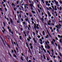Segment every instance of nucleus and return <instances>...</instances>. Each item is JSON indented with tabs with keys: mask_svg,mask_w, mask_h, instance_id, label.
Here are the masks:
<instances>
[{
	"mask_svg": "<svg viewBox=\"0 0 62 62\" xmlns=\"http://www.w3.org/2000/svg\"><path fill=\"white\" fill-rule=\"evenodd\" d=\"M30 6L31 7L30 9H31V10H33V8H35L34 7V6L33 5H32V4H30Z\"/></svg>",
	"mask_w": 62,
	"mask_h": 62,
	"instance_id": "f257e3e1",
	"label": "nucleus"
},
{
	"mask_svg": "<svg viewBox=\"0 0 62 62\" xmlns=\"http://www.w3.org/2000/svg\"><path fill=\"white\" fill-rule=\"evenodd\" d=\"M28 26L29 27H28V29L29 30H30V28L31 29V26L30 24L28 25Z\"/></svg>",
	"mask_w": 62,
	"mask_h": 62,
	"instance_id": "f03ea898",
	"label": "nucleus"
},
{
	"mask_svg": "<svg viewBox=\"0 0 62 62\" xmlns=\"http://www.w3.org/2000/svg\"><path fill=\"white\" fill-rule=\"evenodd\" d=\"M34 28L35 29V30H36L37 29L36 28L37 26L36 25V24L35 23H34Z\"/></svg>",
	"mask_w": 62,
	"mask_h": 62,
	"instance_id": "7ed1b4c3",
	"label": "nucleus"
},
{
	"mask_svg": "<svg viewBox=\"0 0 62 62\" xmlns=\"http://www.w3.org/2000/svg\"><path fill=\"white\" fill-rule=\"evenodd\" d=\"M54 1L55 3H56L57 6H58V2L57 1L56 2V0H54Z\"/></svg>",
	"mask_w": 62,
	"mask_h": 62,
	"instance_id": "20e7f679",
	"label": "nucleus"
},
{
	"mask_svg": "<svg viewBox=\"0 0 62 62\" xmlns=\"http://www.w3.org/2000/svg\"><path fill=\"white\" fill-rule=\"evenodd\" d=\"M19 20H20V18L19 17H18V20L17 21V23H19Z\"/></svg>",
	"mask_w": 62,
	"mask_h": 62,
	"instance_id": "39448f33",
	"label": "nucleus"
},
{
	"mask_svg": "<svg viewBox=\"0 0 62 62\" xmlns=\"http://www.w3.org/2000/svg\"><path fill=\"white\" fill-rule=\"evenodd\" d=\"M24 8H25V9H26V8L27 9H28V6H26V4H25L24 5Z\"/></svg>",
	"mask_w": 62,
	"mask_h": 62,
	"instance_id": "423d86ee",
	"label": "nucleus"
},
{
	"mask_svg": "<svg viewBox=\"0 0 62 62\" xmlns=\"http://www.w3.org/2000/svg\"><path fill=\"white\" fill-rule=\"evenodd\" d=\"M26 33H27V35H29V31H25Z\"/></svg>",
	"mask_w": 62,
	"mask_h": 62,
	"instance_id": "0eeeda50",
	"label": "nucleus"
},
{
	"mask_svg": "<svg viewBox=\"0 0 62 62\" xmlns=\"http://www.w3.org/2000/svg\"><path fill=\"white\" fill-rule=\"evenodd\" d=\"M52 22L53 23H55V19H53L52 20Z\"/></svg>",
	"mask_w": 62,
	"mask_h": 62,
	"instance_id": "6e6552de",
	"label": "nucleus"
},
{
	"mask_svg": "<svg viewBox=\"0 0 62 62\" xmlns=\"http://www.w3.org/2000/svg\"><path fill=\"white\" fill-rule=\"evenodd\" d=\"M10 22L11 23H13V21H12V19L11 18L10 19Z\"/></svg>",
	"mask_w": 62,
	"mask_h": 62,
	"instance_id": "1a4fd4ad",
	"label": "nucleus"
},
{
	"mask_svg": "<svg viewBox=\"0 0 62 62\" xmlns=\"http://www.w3.org/2000/svg\"><path fill=\"white\" fill-rule=\"evenodd\" d=\"M43 51H44V53H46V50L44 48H43Z\"/></svg>",
	"mask_w": 62,
	"mask_h": 62,
	"instance_id": "9d476101",
	"label": "nucleus"
},
{
	"mask_svg": "<svg viewBox=\"0 0 62 62\" xmlns=\"http://www.w3.org/2000/svg\"><path fill=\"white\" fill-rule=\"evenodd\" d=\"M47 46V48L48 49H50V46H49V45H47V46Z\"/></svg>",
	"mask_w": 62,
	"mask_h": 62,
	"instance_id": "9b49d317",
	"label": "nucleus"
},
{
	"mask_svg": "<svg viewBox=\"0 0 62 62\" xmlns=\"http://www.w3.org/2000/svg\"><path fill=\"white\" fill-rule=\"evenodd\" d=\"M26 46L27 47H28V48L29 47V45L28 44V43H27V42L26 43Z\"/></svg>",
	"mask_w": 62,
	"mask_h": 62,
	"instance_id": "f8f14e48",
	"label": "nucleus"
},
{
	"mask_svg": "<svg viewBox=\"0 0 62 62\" xmlns=\"http://www.w3.org/2000/svg\"><path fill=\"white\" fill-rule=\"evenodd\" d=\"M41 21H42V23H44V22H43V21H44V19H43V18L42 17L41 18Z\"/></svg>",
	"mask_w": 62,
	"mask_h": 62,
	"instance_id": "ddd939ff",
	"label": "nucleus"
},
{
	"mask_svg": "<svg viewBox=\"0 0 62 62\" xmlns=\"http://www.w3.org/2000/svg\"><path fill=\"white\" fill-rule=\"evenodd\" d=\"M26 18H25V21H26V22H27V21H28V17H27V16H26Z\"/></svg>",
	"mask_w": 62,
	"mask_h": 62,
	"instance_id": "4468645a",
	"label": "nucleus"
},
{
	"mask_svg": "<svg viewBox=\"0 0 62 62\" xmlns=\"http://www.w3.org/2000/svg\"><path fill=\"white\" fill-rule=\"evenodd\" d=\"M19 39H21V40H22V36H19Z\"/></svg>",
	"mask_w": 62,
	"mask_h": 62,
	"instance_id": "2eb2a0df",
	"label": "nucleus"
},
{
	"mask_svg": "<svg viewBox=\"0 0 62 62\" xmlns=\"http://www.w3.org/2000/svg\"><path fill=\"white\" fill-rule=\"evenodd\" d=\"M16 49L17 50V53H19V50H18V49L17 48V47H16Z\"/></svg>",
	"mask_w": 62,
	"mask_h": 62,
	"instance_id": "dca6fc26",
	"label": "nucleus"
},
{
	"mask_svg": "<svg viewBox=\"0 0 62 62\" xmlns=\"http://www.w3.org/2000/svg\"><path fill=\"white\" fill-rule=\"evenodd\" d=\"M20 58L23 61V57L22 56H21V57Z\"/></svg>",
	"mask_w": 62,
	"mask_h": 62,
	"instance_id": "f3484780",
	"label": "nucleus"
},
{
	"mask_svg": "<svg viewBox=\"0 0 62 62\" xmlns=\"http://www.w3.org/2000/svg\"><path fill=\"white\" fill-rule=\"evenodd\" d=\"M42 34L43 35H45V32H44V31H43L42 32Z\"/></svg>",
	"mask_w": 62,
	"mask_h": 62,
	"instance_id": "a211bd4d",
	"label": "nucleus"
},
{
	"mask_svg": "<svg viewBox=\"0 0 62 62\" xmlns=\"http://www.w3.org/2000/svg\"><path fill=\"white\" fill-rule=\"evenodd\" d=\"M51 43L52 44H53V45H54V42L53 41H51Z\"/></svg>",
	"mask_w": 62,
	"mask_h": 62,
	"instance_id": "6ab92c4d",
	"label": "nucleus"
},
{
	"mask_svg": "<svg viewBox=\"0 0 62 62\" xmlns=\"http://www.w3.org/2000/svg\"><path fill=\"white\" fill-rule=\"evenodd\" d=\"M28 49H29V50H28V52L29 53H30V51H31V50H30V49L29 48V47L28 48Z\"/></svg>",
	"mask_w": 62,
	"mask_h": 62,
	"instance_id": "aec40b11",
	"label": "nucleus"
},
{
	"mask_svg": "<svg viewBox=\"0 0 62 62\" xmlns=\"http://www.w3.org/2000/svg\"><path fill=\"white\" fill-rule=\"evenodd\" d=\"M31 12L32 13H33V14H35V12L33 11V10H32L31 11Z\"/></svg>",
	"mask_w": 62,
	"mask_h": 62,
	"instance_id": "412c9836",
	"label": "nucleus"
},
{
	"mask_svg": "<svg viewBox=\"0 0 62 62\" xmlns=\"http://www.w3.org/2000/svg\"><path fill=\"white\" fill-rule=\"evenodd\" d=\"M43 56L44 57V58L46 60V57H45V55L44 54L43 55Z\"/></svg>",
	"mask_w": 62,
	"mask_h": 62,
	"instance_id": "4be33fe9",
	"label": "nucleus"
},
{
	"mask_svg": "<svg viewBox=\"0 0 62 62\" xmlns=\"http://www.w3.org/2000/svg\"><path fill=\"white\" fill-rule=\"evenodd\" d=\"M3 23V24L4 26V27H5V25H6V23H5L4 22Z\"/></svg>",
	"mask_w": 62,
	"mask_h": 62,
	"instance_id": "5701e85b",
	"label": "nucleus"
},
{
	"mask_svg": "<svg viewBox=\"0 0 62 62\" xmlns=\"http://www.w3.org/2000/svg\"><path fill=\"white\" fill-rule=\"evenodd\" d=\"M0 37L1 39L2 40V42H3V41H4V40H3V38H2V37H1V36H0Z\"/></svg>",
	"mask_w": 62,
	"mask_h": 62,
	"instance_id": "b1692460",
	"label": "nucleus"
},
{
	"mask_svg": "<svg viewBox=\"0 0 62 62\" xmlns=\"http://www.w3.org/2000/svg\"><path fill=\"white\" fill-rule=\"evenodd\" d=\"M58 47H59V48H58L59 49V50H60V45H58Z\"/></svg>",
	"mask_w": 62,
	"mask_h": 62,
	"instance_id": "393cba45",
	"label": "nucleus"
},
{
	"mask_svg": "<svg viewBox=\"0 0 62 62\" xmlns=\"http://www.w3.org/2000/svg\"><path fill=\"white\" fill-rule=\"evenodd\" d=\"M37 6L38 8H39L40 7V6H39V4H38L37 5Z\"/></svg>",
	"mask_w": 62,
	"mask_h": 62,
	"instance_id": "a878e982",
	"label": "nucleus"
},
{
	"mask_svg": "<svg viewBox=\"0 0 62 62\" xmlns=\"http://www.w3.org/2000/svg\"><path fill=\"white\" fill-rule=\"evenodd\" d=\"M14 56L15 57H16V58H17V56L16 55H15V54H14Z\"/></svg>",
	"mask_w": 62,
	"mask_h": 62,
	"instance_id": "bb28decb",
	"label": "nucleus"
},
{
	"mask_svg": "<svg viewBox=\"0 0 62 62\" xmlns=\"http://www.w3.org/2000/svg\"><path fill=\"white\" fill-rule=\"evenodd\" d=\"M57 33H58L59 32V30L58 29H57Z\"/></svg>",
	"mask_w": 62,
	"mask_h": 62,
	"instance_id": "cd10ccee",
	"label": "nucleus"
},
{
	"mask_svg": "<svg viewBox=\"0 0 62 62\" xmlns=\"http://www.w3.org/2000/svg\"><path fill=\"white\" fill-rule=\"evenodd\" d=\"M59 41H60V42H61V44H62V41H61V39H60Z\"/></svg>",
	"mask_w": 62,
	"mask_h": 62,
	"instance_id": "c85d7f7f",
	"label": "nucleus"
},
{
	"mask_svg": "<svg viewBox=\"0 0 62 62\" xmlns=\"http://www.w3.org/2000/svg\"><path fill=\"white\" fill-rule=\"evenodd\" d=\"M7 45H8V47H9V48H10V46H9V45H8V44H7Z\"/></svg>",
	"mask_w": 62,
	"mask_h": 62,
	"instance_id": "c756f323",
	"label": "nucleus"
},
{
	"mask_svg": "<svg viewBox=\"0 0 62 62\" xmlns=\"http://www.w3.org/2000/svg\"><path fill=\"white\" fill-rule=\"evenodd\" d=\"M7 38L8 39H10L9 38V36H8L7 35Z\"/></svg>",
	"mask_w": 62,
	"mask_h": 62,
	"instance_id": "7c9ffc66",
	"label": "nucleus"
},
{
	"mask_svg": "<svg viewBox=\"0 0 62 62\" xmlns=\"http://www.w3.org/2000/svg\"><path fill=\"white\" fill-rule=\"evenodd\" d=\"M37 28V29H39V28L38 27L36 26V29Z\"/></svg>",
	"mask_w": 62,
	"mask_h": 62,
	"instance_id": "2f4dec72",
	"label": "nucleus"
},
{
	"mask_svg": "<svg viewBox=\"0 0 62 62\" xmlns=\"http://www.w3.org/2000/svg\"><path fill=\"white\" fill-rule=\"evenodd\" d=\"M45 44H46V46H47V45H48V43H47V42L46 41L45 42Z\"/></svg>",
	"mask_w": 62,
	"mask_h": 62,
	"instance_id": "473e14b6",
	"label": "nucleus"
},
{
	"mask_svg": "<svg viewBox=\"0 0 62 62\" xmlns=\"http://www.w3.org/2000/svg\"><path fill=\"white\" fill-rule=\"evenodd\" d=\"M0 10L1 11V12H3V11H2V8H0Z\"/></svg>",
	"mask_w": 62,
	"mask_h": 62,
	"instance_id": "72a5a7b5",
	"label": "nucleus"
},
{
	"mask_svg": "<svg viewBox=\"0 0 62 62\" xmlns=\"http://www.w3.org/2000/svg\"><path fill=\"white\" fill-rule=\"evenodd\" d=\"M21 8H22V10H24V9H24V8L23 7L21 6Z\"/></svg>",
	"mask_w": 62,
	"mask_h": 62,
	"instance_id": "f704fd0d",
	"label": "nucleus"
},
{
	"mask_svg": "<svg viewBox=\"0 0 62 62\" xmlns=\"http://www.w3.org/2000/svg\"><path fill=\"white\" fill-rule=\"evenodd\" d=\"M47 60L48 61H49V58H48V57H47Z\"/></svg>",
	"mask_w": 62,
	"mask_h": 62,
	"instance_id": "c9c22d12",
	"label": "nucleus"
},
{
	"mask_svg": "<svg viewBox=\"0 0 62 62\" xmlns=\"http://www.w3.org/2000/svg\"><path fill=\"white\" fill-rule=\"evenodd\" d=\"M39 41L40 42H42V40L41 39H40L39 40Z\"/></svg>",
	"mask_w": 62,
	"mask_h": 62,
	"instance_id": "e433bc0d",
	"label": "nucleus"
},
{
	"mask_svg": "<svg viewBox=\"0 0 62 62\" xmlns=\"http://www.w3.org/2000/svg\"><path fill=\"white\" fill-rule=\"evenodd\" d=\"M16 3L17 5H18L19 4V0H17V2Z\"/></svg>",
	"mask_w": 62,
	"mask_h": 62,
	"instance_id": "4c0bfd02",
	"label": "nucleus"
},
{
	"mask_svg": "<svg viewBox=\"0 0 62 62\" xmlns=\"http://www.w3.org/2000/svg\"><path fill=\"white\" fill-rule=\"evenodd\" d=\"M14 51L15 53V54H16V53H17V52H16V50H14Z\"/></svg>",
	"mask_w": 62,
	"mask_h": 62,
	"instance_id": "58836bf2",
	"label": "nucleus"
},
{
	"mask_svg": "<svg viewBox=\"0 0 62 62\" xmlns=\"http://www.w3.org/2000/svg\"><path fill=\"white\" fill-rule=\"evenodd\" d=\"M58 58H59V59H61V57H60L58 56Z\"/></svg>",
	"mask_w": 62,
	"mask_h": 62,
	"instance_id": "ea45409f",
	"label": "nucleus"
},
{
	"mask_svg": "<svg viewBox=\"0 0 62 62\" xmlns=\"http://www.w3.org/2000/svg\"><path fill=\"white\" fill-rule=\"evenodd\" d=\"M19 16L20 18H21V17H22V16H21V14H19Z\"/></svg>",
	"mask_w": 62,
	"mask_h": 62,
	"instance_id": "a19ab883",
	"label": "nucleus"
},
{
	"mask_svg": "<svg viewBox=\"0 0 62 62\" xmlns=\"http://www.w3.org/2000/svg\"><path fill=\"white\" fill-rule=\"evenodd\" d=\"M60 56H62V54H61V53H60Z\"/></svg>",
	"mask_w": 62,
	"mask_h": 62,
	"instance_id": "79ce46f5",
	"label": "nucleus"
},
{
	"mask_svg": "<svg viewBox=\"0 0 62 62\" xmlns=\"http://www.w3.org/2000/svg\"><path fill=\"white\" fill-rule=\"evenodd\" d=\"M30 48H31V49H33V46H30Z\"/></svg>",
	"mask_w": 62,
	"mask_h": 62,
	"instance_id": "37998d69",
	"label": "nucleus"
},
{
	"mask_svg": "<svg viewBox=\"0 0 62 62\" xmlns=\"http://www.w3.org/2000/svg\"><path fill=\"white\" fill-rule=\"evenodd\" d=\"M60 4H62V1H61V0L60 1Z\"/></svg>",
	"mask_w": 62,
	"mask_h": 62,
	"instance_id": "c03bdc74",
	"label": "nucleus"
},
{
	"mask_svg": "<svg viewBox=\"0 0 62 62\" xmlns=\"http://www.w3.org/2000/svg\"><path fill=\"white\" fill-rule=\"evenodd\" d=\"M38 38H40V36L39 35H38Z\"/></svg>",
	"mask_w": 62,
	"mask_h": 62,
	"instance_id": "a18cd8bd",
	"label": "nucleus"
},
{
	"mask_svg": "<svg viewBox=\"0 0 62 62\" xmlns=\"http://www.w3.org/2000/svg\"><path fill=\"white\" fill-rule=\"evenodd\" d=\"M38 11L39 12V13H40V10H39V9H38Z\"/></svg>",
	"mask_w": 62,
	"mask_h": 62,
	"instance_id": "49530a36",
	"label": "nucleus"
},
{
	"mask_svg": "<svg viewBox=\"0 0 62 62\" xmlns=\"http://www.w3.org/2000/svg\"><path fill=\"white\" fill-rule=\"evenodd\" d=\"M42 2L43 4H44V2L43 0H42Z\"/></svg>",
	"mask_w": 62,
	"mask_h": 62,
	"instance_id": "de8ad7c7",
	"label": "nucleus"
},
{
	"mask_svg": "<svg viewBox=\"0 0 62 62\" xmlns=\"http://www.w3.org/2000/svg\"><path fill=\"white\" fill-rule=\"evenodd\" d=\"M54 23H52V25H53V26H54Z\"/></svg>",
	"mask_w": 62,
	"mask_h": 62,
	"instance_id": "09e8293b",
	"label": "nucleus"
},
{
	"mask_svg": "<svg viewBox=\"0 0 62 62\" xmlns=\"http://www.w3.org/2000/svg\"><path fill=\"white\" fill-rule=\"evenodd\" d=\"M47 24H48V25H49L50 26H51V24H50V23H47Z\"/></svg>",
	"mask_w": 62,
	"mask_h": 62,
	"instance_id": "8fccbe9b",
	"label": "nucleus"
},
{
	"mask_svg": "<svg viewBox=\"0 0 62 62\" xmlns=\"http://www.w3.org/2000/svg\"><path fill=\"white\" fill-rule=\"evenodd\" d=\"M46 9H47L48 10H49V8H48V7H46Z\"/></svg>",
	"mask_w": 62,
	"mask_h": 62,
	"instance_id": "3c124183",
	"label": "nucleus"
},
{
	"mask_svg": "<svg viewBox=\"0 0 62 62\" xmlns=\"http://www.w3.org/2000/svg\"><path fill=\"white\" fill-rule=\"evenodd\" d=\"M30 53H31V55H32V52H31V51H30Z\"/></svg>",
	"mask_w": 62,
	"mask_h": 62,
	"instance_id": "603ef678",
	"label": "nucleus"
},
{
	"mask_svg": "<svg viewBox=\"0 0 62 62\" xmlns=\"http://www.w3.org/2000/svg\"><path fill=\"white\" fill-rule=\"evenodd\" d=\"M5 10L6 11H7V9L6 8H5Z\"/></svg>",
	"mask_w": 62,
	"mask_h": 62,
	"instance_id": "864d4df0",
	"label": "nucleus"
},
{
	"mask_svg": "<svg viewBox=\"0 0 62 62\" xmlns=\"http://www.w3.org/2000/svg\"><path fill=\"white\" fill-rule=\"evenodd\" d=\"M60 10H62V8H61V7H60Z\"/></svg>",
	"mask_w": 62,
	"mask_h": 62,
	"instance_id": "5fc2aeb1",
	"label": "nucleus"
},
{
	"mask_svg": "<svg viewBox=\"0 0 62 62\" xmlns=\"http://www.w3.org/2000/svg\"><path fill=\"white\" fill-rule=\"evenodd\" d=\"M11 52L12 53H14V51H13V50H11Z\"/></svg>",
	"mask_w": 62,
	"mask_h": 62,
	"instance_id": "6e6d98bb",
	"label": "nucleus"
},
{
	"mask_svg": "<svg viewBox=\"0 0 62 62\" xmlns=\"http://www.w3.org/2000/svg\"><path fill=\"white\" fill-rule=\"evenodd\" d=\"M59 22L60 23H62V21H59Z\"/></svg>",
	"mask_w": 62,
	"mask_h": 62,
	"instance_id": "4d7b16f0",
	"label": "nucleus"
},
{
	"mask_svg": "<svg viewBox=\"0 0 62 62\" xmlns=\"http://www.w3.org/2000/svg\"><path fill=\"white\" fill-rule=\"evenodd\" d=\"M6 19H7V21H9V19H8V18H7Z\"/></svg>",
	"mask_w": 62,
	"mask_h": 62,
	"instance_id": "13d9d810",
	"label": "nucleus"
},
{
	"mask_svg": "<svg viewBox=\"0 0 62 62\" xmlns=\"http://www.w3.org/2000/svg\"><path fill=\"white\" fill-rule=\"evenodd\" d=\"M3 6L4 7H6V5H5V4H3Z\"/></svg>",
	"mask_w": 62,
	"mask_h": 62,
	"instance_id": "bf43d9fd",
	"label": "nucleus"
},
{
	"mask_svg": "<svg viewBox=\"0 0 62 62\" xmlns=\"http://www.w3.org/2000/svg\"><path fill=\"white\" fill-rule=\"evenodd\" d=\"M27 40L28 41H30V39H29V38H28L27 39Z\"/></svg>",
	"mask_w": 62,
	"mask_h": 62,
	"instance_id": "052dcab7",
	"label": "nucleus"
},
{
	"mask_svg": "<svg viewBox=\"0 0 62 62\" xmlns=\"http://www.w3.org/2000/svg\"><path fill=\"white\" fill-rule=\"evenodd\" d=\"M32 43H30V46H32Z\"/></svg>",
	"mask_w": 62,
	"mask_h": 62,
	"instance_id": "680f3d73",
	"label": "nucleus"
},
{
	"mask_svg": "<svg viewBox=\"0 0 62 62\" xmlns=\"http://www.w3.org/2000/svg\"><path fill=\"white\" fill-rule=\"evenodd\" d=\"M12 37H13L14 38V35H11Z\"/></svg>",
	"mask_w": 62,
	"mask_h": 62,
	"instance_id": "e2e57ef3",
	"label": "nucleus"
},
{
	"mask_svg": "<svg viewBox=\"0 0 62 62\" xmlns=\"http://www.w3.org/2000/svg\"><path fill=\"white\" fill-rule=\"evenodd\" d=\"M31 19L33 21H34V19H33V18H31Z\"/></svg>",
	"mask_w": 62,
	"mask_h": 62,
	"instance_id": "0e129e2a",
	"label": "nucleus"
},
{
	"mask_svg": "<svg viewBox=\"0 0 62 62\" xmlns=\"http://www.w3.org/2000/svg\"><path fill=\"white\" fill-rule=\"evenodd\" d=\"M14 9L15 11H16V8H14Z\"/></svg>",
	"mask_w": 62,
	"mask_h": 62,
	"instance_id": "69168bd1",
	"label": "nucleus"
},
{
	"mask_svg": "<svg viewBox=\"0 0 62 62\" xmlns=\"http://www.w3.org/2000/svg\"><path fill=\"white\" fill-rule=\"evenodd\" d=\"M46 4H48V1H46Z\"/></svg>",
	"mask_w": 62,
	"mask_h": 62,
	"instance_id": "338daca9",
	"label": "nucleus"
},
{
	"mask_svg": "<svg viewBox=\"0 0 62 62\" xmlns=\"http://www.w3.org/2000/svg\"><path fill=\"white\" fill-rule=\"evenodd\" d=\"M23 23L24 24H25V22H23Z\"/></svg>",
	"mask_w": 62,
	"mask_h": 62,
	"instance_id": "774afa93",
	"label": "nucleus"
}]
</instances>
